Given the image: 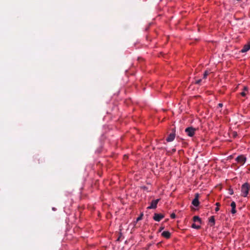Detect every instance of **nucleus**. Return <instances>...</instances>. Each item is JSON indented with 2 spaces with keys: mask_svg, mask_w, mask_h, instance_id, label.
Masks as SVG:
<instances>
[{
  "mask_svg": "<svg viewBox=\"0 0 250 250\" xmlns=\"http://www.w3.org/2000/svg\"><path fill=\"white\" fill-rule=\"evenodd\" d=\"M249 185L248 183H246L244 184L241 187L242 195L244 197H246L249 191Z\"/></svg>",
  "mask_w": 250,
  "mask_h": 250,
  "instance_id": "nucleus-1",
  "label": "nucleus"
},
{
  "mask_svg": "<svg viewBox=\"0 0 250 250\" xmlns=\"http://www.w3.org/2000/svg\"><path fill=\"white\" fill-rule=\"evenodd\" d=\"M196 130L195 128L192 127H188L185 129V132L188 136L193 137L195 134Z\"/></svg>",
  "mask_w": 250,
  "mask_h": 250,
  "instance_id": "nucleus-2",
  "label": "nucleus"
},
{
  "mask_svg": "<svg viewBox=\"0 0 250 250\" xmlns=\"http://www.w3.org/2000/svg\"><path fill=\"white\" fill-rule=\"evenodd\" d=\"M236 161L237 162V163L239 164V165H243L246 162V158L244 155H241L238 156L236 158Z\"/></svg>",
  "mask_w": 250,
  "mask_h": 250,
  "instance_id": "nucleus-3",
  "label": "nucleus"
},
{
  "mask_svg": "<svg viewBox=\"0 0 250 250\" xmlns=\"http://www.w3.org/2000/svg\"><path fill=\"white\" fill-rule=\"evenodd\" d=\"M159 201V199H157L156 200H152L150 205L147 207L148 209H154L156 208L157 205Z\"/></svg>",
  "mask_w": 250,
  "mask_h": 250,
  "instance_id": "nucleus-4",
  "label": "nucleus"
},
{
  "mask_svg": "<svg viewBox=\"0 0 250 250\" xmlns=\"http://www.w3.org/2000/svg\"><path fill=\"white\" fill-rule=\"evenodd\" d=\"M164 217V216L162 214L154 213L153 219L157 222H159Z\"/></svg>",
  "mask_w": 250,
  "mask_h": 250,
  "instance_id": "nucleus-5",
  "label": "nucleus"
},
{
  "mask_svg": "<svg viewBox=\"0 0 250 250\" xmlns=\"http://www.w3.org/2000/svg\"><path fill=\"white\" fill-rule=\"evenodd\" d=\"M199 194L196 193L195 194V198L193 200L192 202V204L195 207H197L199 204V202L198 200Z\"/></svg>",
  "mask_w": 250,
  "mask_h": 250,
  "instance_id": "nucleus-6",
  "label": "nucleus"
},
{
  "mask_svg": "<svg viewBox=\"0 0 250 250\" xmlns=\"http://www.w3.org/2000/svg\"><path fill=\"white\" fill-rule=\"evenodd\" d=\"M175 137V135L174 133H170L166 139V140L168 142H171L174 140Z\"/></svg>",
  "mask_w": 250,
  "mask_h": 250,
  "instance_id": "nucleus-7",
  "label": "nucleus"
},
{
  "mask_svg": "<svg viewBox=\"0 0 250 250\" xmlns=\"http://www.w3.org/2000/svg\"><path fill=\"white\" fill-rule=\"evenodd\" d=\"M250 49V44H247L244 46L243 48L242 49L241 52L242 53H245L248 51Z\"/></svg>",
  "mask_w": 250,
  "mask_h": 250,
  "instance_id": "nucleus-8",
  "label": "nucleus"
},
{
  "mask_svg": "<svg viewBox=\"0 0 250 250\" xmlns=\"http://www.w3.org/2000/svg\"><path fill=\"white\" fill-rule=\"evenodd\" d=\"M230 206L231 207V212L232 214L235 213L236 212V210L235 209V208H236V204H235V203L234 201L232 202L231 204H230Z\"/></svg>",
  "mask_w": 250,
  "mask_h": 250,
  "instance_id": "nucleus-9",
  "label": "nucleus"
},
{
  "mask_svg": "<svg viewBox=\"0 0 250 250\" xmlns=\"http://www.w3.org/2000/svg\"><path fill=\"white\" fill-rule=\"evenodd\" d=\"M162 235L166 238H169L170 236V233L168 231H164L162 233Z\"/></svg>",
  "mask_w": 250,
  "mask_h": 250,
  "instance_id": "nucleus-10",
  "label": "nucleus"
},
{
  "mask_svg": "<svg viewBox=\"0 0 250 250\" xmlns=\"http://www.w3.org/2000/svg\"><path fill=\"white\" fill-rule=\"evenodd\" d=\"M248 88L247 86H244V88H243V91H242L241 93H240V95L243 96V97H245L246 94H247V93L246 92H248Z\"/></svg>",
  "mask_w": 250,
  "mask_h": 250,
  "instance_id": "nucleus-11",
  "label": "nucleus"
},
{
  "mask_svg": "<svg viewBox=\"0 0 250 250\" xmlns=\"http://www.w3.org/2000/svg\"><path fill=\"white\" fill-rule=\"evenodd\" d=\"M143 216V213H141L140 215L137 218L136 221L134 223V226H135L137 222L141 220Z\"/></svg>",
  "mask_w": 250,
  "mask_h": 250,
  "instance_id": "nucleus-12",
  "label": "nucleus"
},
{
  "mask_svg": "<svg viewBox=\"0 0 250 250\" xmlns=\"http://www.w3.org/2000/svg\"><path fill=\"white\" fill-rule=\"evenodd\" d=\"M193 221L194 222H199L200 223H201V220L198 216H195L193 217Z\"/></svg>",
  "mask_w": 250,
  "mask_h": 250,
  "instance_id": "nucleus-13",
  "label": "nucleus"
},
{
  "mask_svg": "<svg viewBox=\"0 0 250 250\" xmlns=\"http://www.w3.org/2000/svg\"><path fill=\"white\" fill-rule=\"evenodd\" d=\"M209 221L210 223L212 224L211 226L214 225L215 224V219H214V216H212L210 217V218H209Z\"/></svg>",
  "mask_w": 250,
  "mask_h": 250,
  "instance_id": "nucleus-14",
  "label": "nucleus"
},
{
  "mask_svg": "<svg viewBox=\"0 0 250 250\" xmlns=\"http://www.w3.org/2000/svg\"><path fill=\"white\" fill-rule=\"evenodd\" d=\"M209 72L208 71V70L205 71L204 73L203 78L206 79L207 76L209 75Z\"/></svg>",
  "mask_w": 250,
  "mask_h": 250,
  "instance_id": "nucleus-15",
  "label": "nucleus"
},
{
  "mask_svg": "<svg viewBox=\"0 0 250 250\" xmlns=\"http://www.w3.org/2000/svg\"><path fill=\"white\" fill-rule=\"evenodd\" d=\"M192 228L196 229H199L200 228V226L196 225L195 224H193L192 225Z\"/></svg>",
  "mask_w": 250,
  "mask_h": 250,
  "instance_id": "nucleus-16",
  "label": "nucleus"
},
{
  "mask_svg": "<svg viewBox=\"0 0 250 250\" xmlns=\"http://www.w3.org/2000/svg\"><path fill=\"white\" fill-rule=\"evenodd\" d=\"M229 192L230 195H232L233 194V191L232 188H229Z\"/></svg>",
  "mask_w": 250,
  "mask_h": 250,
  "instance_id": "nucleus-17",
  "label": "nucleus"
},
{
  "mask_svg": "<svg viewBox=\"0 0 250 250\" xmlns=\"http://www.w3.org/2000/svg\"><path fill=\"white\" fill-rule=\"evenodd\" d=\"M170 217L171 218H175L176 217V215L174 214V213H172L171 215H170Z\"/></svg>",
  "mask_w": 250,
  "mask_h": 250,
  "instance_id": "nucleus-18",
  "label": "nucleus"
},
{
  "mask_svg": "<svg viewBox=\"0 0 250 250\" xmlns=\"http://www.w3.org/2000/svg\"><path fill=\"white\" fill-rule=\"evenodd\" d=\"M128 157L127 155H125L124 156L123 159H124V160H127L128 159Z\"/></svg>",
  "mask_w": 250,
  "mask_h": 250,
  "instance_id": "nucleus-19",
  "label": "nucleus"
},
{
  "mask_svg": "<svg viewBox=\"0 0 250 250\" xmlns=\"http://www.w3.org/2000/svg\"><path fill=\"white\" fill-rule=\"evenodd\" d=\"M201 79L198 80H197V81H196V83H197V84H199V83L201 82Z\"/></svg>",
  "mask_w": 250,
  "mask_h": 250,
  "instance_id": "nucleus-20",
  "label": "nucleus"
},
{
  "mask_svg": "<svg viewBox=\"0 0 250 250\" xmlns=\"http://www.w3.org/2000/svg\"><path fill=\"white\" fill-rule=\"evenodd\" d=\"M164 229V227H161L159 230V232H161L163 229Z\"/></svg>",
  "mask_w": 250,
  "mask_h": 250,
  "instance_id": "nucleus-21",
  "label": "nucleus"
},
{
  "mask_svg": "<svg viewBox=\"0 0 250 250\" xmlns=\"http://www.w3.org/2000/svg\"><path fill=\"white\" fill-rule=\"evenodd\" d=\"M218 106H219V107H222L223 106V104H221V103L219 104H218Z\"/></svg>",
  "mask_w": 250,
  "mask_h": 250,
  "instance_id": "nucleus-22",
  "label": "nucleus"
},
{
  "mask_svg": "<svg viewBox=\"0 0 250 250\" xmlns=\"http://www.w3.org/2000/svg\"><path fill=\"white\" fill-rule=\"evenodd\" d=\"M216 211H218L219 210V207H217L215 209Z\"/></svg>",
  "mask_w": 250,
  "mask_h": 250,
  "instance_id": "nucleus-23",
  "label": "nucleus"
},
{
  "mask_svg": "<svg viewBox=\"0 0 250 250\" xmlns=\"http://www.w3.org/2000/svg\"><path fill=\"white\" fill-rule=\"evenodd\" d=\"M216 205L218 207V206L220 205L219 203H216Z\"/></svg>",
  "mask_w": 250,
  "mask_h": 250,
  "instance_id": "nucleus-24",
  "label": "nucleus"
}]
</instances>
